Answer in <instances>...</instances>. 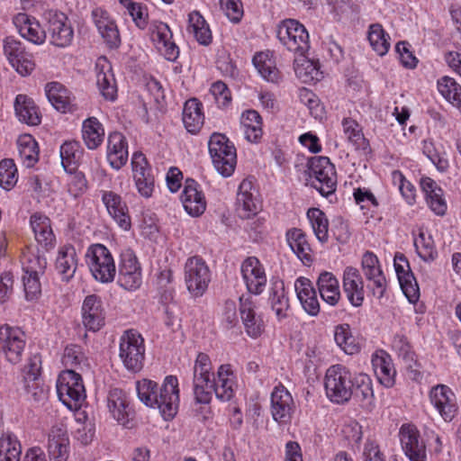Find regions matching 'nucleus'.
<instances>
[{"mask_svg": "<svg viewBox=\"0 0 461 461\" xmlns=\"http://www.w3.org/2000/svg\"><path fill=\"white\" fill-rule=\"evenodd\" d=\"M324 387L327 397L335 403H345L353 394L361 400H370L374 396L369 375L364 373L352 375L348 367L339 364L327 369Z\"/></svg>", "mask_w": 461, "mask_h": 461, "instance_id": "f257e3e1", "label": "nucleus"}, {"mask_svg": "<svg viewBox=\"0 0 461 461\" xmlns=\"http://www.w3.org/2000/svg\"><path fill=\"white\" fill-rule=\"evenodd\" d=\"M136 391L140 401L148 407L158 409L165 420H170L176 414L179 406L176 376H166L159 388L152 380H140L136 383Z\"/></svg>", "mask_w": 461, "mask_h": 461, "instance_id": "f03ea898", "label": "nucleus"}, {"mask_svg": "<svg viewBox=\"0 0 461 461\" xmlns=\"http://www.w3.org/2000/svg\"><path fill=\"white\" fill-rule=\"evenodd\" d=\"M86 263L93 277L102 283L109 284L116 276V266L111 251L100 243L92 244L86 251Z\"/></svg>", "mask_w": 461, "mask_h": 461, "instance_id": "7ed1b4c3", "label": "nucleus"}, {"mask_svg": "<svg viewBox=\"0 0 461 461\" xmlns=\"http://www.w3.org/2000/svg\"><path fill=\"white\" fill-rule=\"evenodd\" d=\"M56 387L59 399L69 410L78 409L86 400L82 377L75 370L62 371L58 377Z\"/></svg>", "mask_w": 461, "mask_h": 461, "instance_id": "20e7f679", "label": "nucleus"}, {"mask_svg": "<svg viewBox=\"0 0 461 461\" xmlns=\"http://www.w3.org/2000/svg\"><path fill=\"white\" fill-rule=\"evenodd\" d=\"M209 152L215 169L224 177L234 172L237 156L233 144L221 133H213L208 142Z\"/></svg>", "mask_w": 461, "mask_h": 461, "instance_id": "39448f33", "label": "nucleus"}, {"mask_svg": "<svg viewBox=\"0 0 461 461\" xmlns=\"http://www.w3.org/2000/svg\"><path fill=\"white\" fill-rule=\"evenodd\" d=\"M184 278L187 291L194 298L203 296L212 280L209 266L201 257L188 258L184 266Z\"/></svg>", "mask_w": 461, "mask_h": 461, "instance_id": "423d86ee", "label": "nucleus"}, {"mask_svg": "<svg viewBox=\"0 0 461 461\" xmlns=\"http://www.w3.org/2000/svg\"><path fill=\"white\" fill-rule=\"evenodd\" d=\"M119 357L124 367L133 373L139 372L145 357L144 339L136 330L125 331L120 338Z\"/></svg>", "mask_w": 461, "mask_h": 461, "instance_id": "0eeeda50", "label": "nucleus"}, {"mask_svg": "<svg viewBox=\"0 0 461 461\" xmlns=\"http://www.w3.org/2000/svg\"><path fill=\"white\" fill-rule=\"evenodd\" d=\"M212 365L210 357L199 353L193 366V393L196 402L208 404L212 400Z\"/></svg>", "mask_w": 461, "mask_h": 461, "instance_id": "6e6552de", "label": "nucleus"}, {"mask_svg": "<svg viewBox=\"0 0 461 461\" xmlns=\"http://www.w3.org/2000/svg\"><path fill=\"white\" fill-rule=\"evenodd\" d=\"M279 41L291 52L303 56L310 48L309 33L298 21L287 19L277 27Z\"/></svg>", "mask_w": 461, "mask_h": 461, "instance_id": "1a4fd4ad", "label": "nucleus"}, {"mask_svg": "<svg viewBox=\"0 0 461 461\" xmlns=\"http://www.w3.org/2000/svg\"><path fill=\"white\" fill-rule=\"evenodd\" d=\"M310 175L314 178L312 185L325 197L332 194L337 186V174L327 157H315L310 160Z\"/></svg>", "mask_w": 461, "mask_h": 461, "instance_id": "9d476101", "label": "nucleus"}, {"mask_svg": "<svg viewBox=\"0 0 461 461\" xmlns=\"http://www.w3.org/2000/svg\"><path fill=\"white\" fill-rule=\"evenodd\" d=\"M47 32L50 44L58 48H67L74 40V29L68 16L59 11L50 10L45 14Z\"/></svg>", "mask_w": 461, "mask_h": 461, "instance_id": "9b49d317", "label": "nucleus"}, {"mask_svg": "<svg viewBox=\"0 0 461 461\" xmlns=\"http://www.w3.org/2000/svg\"><path fill=\"white\" fill-rule=\"evenodd\" d=\"M118 283L129 291L138 289L142 283L140 264L133 250L128 248L120 255Z\"/></svg>", "mask_w": 461, "mask_h": 461, "instance_id": "f8f14e48", "label": "nucleus"}, {"mask_svg": "<svg viewBox=\"0 0 461 461\" xmlns=\"http://www.w3.org/2000/svg\"><path fill=\"white\" fill-rule=\"evenodd\" d=\"M26 345L24 332L17 327L7 324L0 326V352L7 361L13 364L18 363Z\"/></svg>", "mask_w": 461, "mask_h": 461, "instance_id": "ddd939ff", "label": "nucleus"}, {"mask_svg": "<svg viewBox=\"0 0 461 461\" xmlns=\"http://www.w3.org/2000/svg\"><path fill=\"white\" fill-rule=\"evenodd\" d=\"M361 267L368 290L375 297L382 298L387 288V281L378 258L373 252L366 251L362 257Z\"/></svg>", "mask_w": 461, "mask_h": 461, "instance_id": "4468645a", "label": "nucleus"}, {"mask_svg": "<svg viewBox=\"0 0 461 461\" xmlns=\"http://www.w3.org/2000/svg\"><path fill=\"white\" fill-rule=\"evenodd\" d=\"M3 50L9 64L21 76L30 75L35 67L32 57L25 51L23 44L13 36L6 37L3 42Z\"/></svg>", "mask_w": 461, "mask_h": 461, "instance_id": "2eb2a0df", "label": "nucleus"}, {"mask_svg": "<svg viewBox=\"0 0 461 461\" xmlns=\"http://www.w3.org/2000/svg\"><path fill=\"white\" fill-rule=\"evenodd\" d=\"M242 279L249 294L258 295L267 285V274L263 264L256 257L247 258L240 267Z\"/></svg>", "mask_w": 461, "mask_h": 461, "instance_id": "dca6fc26", "label": "nucleus"}, {"mask_svg": "<svg viewBox=\"0 0 461 461\" xmlns=\"http://www.w3.org/2000/svg\"><path fill=\"white\" fill-rule=\"evenodd\" d=\"M131 168L138 193L145 198L151 197L155 188V180L148 160L141 152L132 154Z\"/></svg>", "mask_w": 461, "mask_h": 461, "instance_id": "f3484780", "label": "nucleus"}, {"mask_svg": "<svg viewBox=\"0 0 461 461\" xmlns=\"http://www.w3.org/2000/svg\"><path fill=\"white\" fill-rule=\"evenodd\" d=\"M399 437L402 448L411 461H427L425 442L414 425H402Z\"/></svg>", "mask_w": 461, "mask_h": 461, "instance_id": "a211bd4d", "label": "nucleus"}, {"mask_svg": "<svg viewBox=\"0 0 461 461\" xmlns=\"http://www.w3.org/2000/svg\"><path fill=\"white\" fill-rule=\"evenodd\" d=\"M149 32L151 41L167 60L174 61L178 58L179 49L172 41L173 33L166 23L152 21Z\"/></svg>", "mask_w": 461, "mask_h": 461, "instance_id": "6ab92c4d", "label": "nucleus"}, {"mask_svg": "<svg viewBox=\"0 0 461 461\" xmlns=\"http://www.w3.org/2000/svg\"><path fill=\"white\" fill-rule=\"evenodd\" d=\"M238 212L241 218L250 219L262 208L258 191L252 180L244 179L239 186L237 194Z\"/></svg>", "mask_w": 461, "mask_h": 461, "instance_id": "aec40b11", "label": "nucleus"}, {"mask_svg": "<svg viewBox=\"0 0 461 461\" xmlns=\"http://www.w3.org/2000/svg\"><path fill=\"white\" fill-rule=\"evenodd\" d=\"M295 403L290 392L283 385H276L271 393V414L279 424L290 422Z\"/></svg>", "mask_w": 461, "mask_h": 461, "instance_id": "412c9836", "label": "nucleus"}, {"mask_svg": "<svg viewBox=\"0 0 461 461\" xmlns=\"http://www.w3.org/2000/svg\"><path fill=\"white\" fill-rule=\"evenodd\" d=\"M107 408L111 416L121 425L129 427L134 419V411L127 393L119 388H113L107 395Z\"/></svg>", "mask_w": 461, "mask_h": 461, "instance_id": "4be33fe9", "label": "nucleus"}, {"mask_svg": "<svg viewBox=\"0 0 461 461\" xmlns=\"http://www.w3.org/2000/svg\"><path fill=\"white\" fill-rule=\"evenodd\" d=\"M393 267L403 294L410 303H416L420 297V289L408 259L403 254L397 252L393 258Z\"/></svg>", "mask_w": 461, "mask_h": 461, "instance_id": "5701e85b", "label": "nucleus"}, {"mask_svg": "<svg viewBox=\"0 0 461 461\" xmlns=\"http://www.w3.org/2000/svg\"><path fill=\"white\" fill-rule=\"evenodd\" d=\"M240 303V314L246 333L252 339L260 337L265 330V322L262 315L257 312L256 302L249 295H242Z\"/></svg>", "mask_w": 461, "mask_h": 461, "instance_id": "b1692460", "label": "nucleus"}, {"mask_svg": "<svg viewBox=\"0 0 461 461\" xmlns=\"http://www.w3.org/2000/svg\"><path fill=\"white\" fill-rule=\"evenodd\" d=\"M82 323L90 331H98L105 322L104 303L96 294L87 295L81 307Z\"/></svg>", "mask_w": 461, "mask_h": 461, "instance_id": "393cba45", "label": "nucleus"}, {"mask_svg": "<svg viewBox=\"0 0 461 461\" xmlns=\"http://www.w3.org/2000/svg\"><path fill=\"white\" fill-rule=\"evenodd\" d=\"M431 404L446 421L454 419L457 412L456 398L454 392L445 384H438L429 392Z\"/></svg>", "mask_w": 461, "mask_h": 461, "instance_id": "a878e982", "label": "nucleus"}, {"mask_svg": "<svg viewBox=\"0 0 461 461\" xmlns=\"http://www.w3.org/2000/svg\"><path fill=\"white\" fill-rule=\"evenodd\" d=\"M342 289L353 307H360L365 300L364 281L357 268L346 267L342 274Z\"/></svg>", "mask_w": 461, "mask_h": 461, "instance_id": "bb28decb", "label": "nucleus"}, {"mask_svg": "<svg viewBox=\"0 0 461 461\" xmlns=\"http://www.w3.org/2000/svg\"><path fill=\"white\" fill-rule=\"evenodd\" d=\"M212 385V393H214L219 400L230 401L234 396L237 387V378L232 366L229 364L221 365Z\"/></svg>", "mask_w": 461, "mask_h": 461, "instance_id": "cd10ccee", "label": "nucleus"}, {"mask_svg": "<svg viewBox=\"0 0 461 461\" xmlns=\"http://www.w3.org/2000/svg\"><path fill=\"white\" fill-rule=\"evenodd\" d=\"M102 202L117 225L123 230H130L131 222L129 209L121 195L113 191H103Z\"/></svg>", "mask_w": 461, "mask_h": 461, "instance_id": "c85d7f7f", "label": "nucleus"}, {"mask_svg": "<svg viewBox=\"0 0 461 461\" xmlns=\"http://www.w3.org/2000/svg\"><path fill=\"white\" fill-rule=\"evenodd\" d=\"M93 22L102 38L110 48H117L121 39L117 25L108 12L101 7L92 11Z\"/></svg>", "mask_w": 461, "mask_h": 461, "instance_id": "c756f323", "label": "nucleus"}, {"mask_svg": "<svg viewBox=\"0 0 461 461\" xmlns=\"http://www.w3.org/2000/svg\"><path fill=\"white\" fill-rule=\"evenodd\" d=\"M96 84L101 95L108 101H114L117 86L112 65L105 57H100L95 63Z\"/></svg>", "mask_w": 461, "mask_h": 461, "instance_id": "7c9ffc66", "label": "nucleus"}, {"mask_svg": "<svg viewBox=\"0 0 461 461\" xmlns=\"http://www.w3.org/2000/svg\"><path fill=\"white\" fill-rule=\"evenodd\" d=\"M199 185L194 179H187L181 194V202L185 212L194 217L203 214L206 209V201Z\"/></svg>", "mask_w": 461, "mask_h": 461, "instance_id": "2f4dec72", "label": "nucleus"}, {"mask_svg": "<svg viewBox=\"0 0 461 461\" xmlns=\"http://www.w3.org/2000/svg\"><path fill=\"white\" fill-rule=\"evenodd\" d=\"M50 461H68L69 456V438L63 426H53L48 438Z\"/></svg>", "mask_w": 461, "mask_h": 461, "instance_id": "473e14b6", "label": "nucleus"}, {"mask_svg": "<svg viewBox=\"0 0 461 461\" xmlns=\"http://www.w3.org/2000/svg\"><path fill=\"white\" fill-rule=\"evenodd\" d=\"M371 362L380 384L392 387L395 383L396 370L391 356L384 350H377L372 355Z\"/></svg>", "mask_w": 461, "mask_h": 461, "instance_id": "72a5a7b5", "label": "nucleus"}, {"mask_svg": "<svg viewBox=\"0 0 461 461\" xmlns=\"http://www.w3.org/2000/svg\"><path fill=\"white\" fill-rule=\"evenodd\" d=\"M294 290L304 312L310 316H317L321 306L312 282L308 278L301 276L294 282Z\"/></svg>", "mask_w": 461, "mask_h": 461, "instance_id": "f704fd0d", "label": "nucleus"}, {"mask_svg": "<svg viewBox=\"0 0 461 461\" xmlns=\"http://www.w3.org/2000/svg\"><path fill=\"white\" fill-rule=\"evenodd\" d=\"M14 23L20 35L30 42L36 45H41L45 42L46 32L34 17L21 13L14 16Z\"/></svg>", "mask_w": 461, "mask_h": 461, "instance_id": "c9c22d12", "label": "nucleus"}, {"mask_svg": "<svg viewBox=\"0 0 461 461\" xmlns=\"http://www.w3.org/2000/svg\"><path fill=\"white\" fill-rule=\"evenodd\" d=\"M420 188L429 208L438 216H443L447 209L442 188L430 177L420 179Z\"/></svg>", "mask_w": 461, "mask_h": 461, "instance_id": "e433bc0d", "label": "nucleus"}, {"mask_svg": "<svg viewBox=\"0 0 461 461\" xmlns=\"http://www.w3.org/2000/svg\"><path fill=\"white\" fill-rule=\"evenodd\" d=\"M128 143L125 137L120 132H112L107 141V160L110 166L116 170L121 169L128 160Z\"/></svg>", "mask_w": 461, "mask_h": 461, "instance_id": "4c0bfd02", "label": "nucleus"}, {"mask_svg": "<svg viewBox=\"0 0 461 461\" xmlns=\"http://www.w3.org/2000/svg\"><path fill=\"white\" fill-rule=\"evenodd\" d=\"M182 121L185 130L191 134H197L203 123V104L196 98L188 99L183 108Z\"/></svg>", "mask_w": 461, "mask_h": 461, "instance_id": "58836bf2", "label": "nucleus"}, {"mask_svg": "<svg viewBox=\"0 0 461 461\" xmlns=\"http://www.w3.org/2000/svg\"><path fill=\"white\" fill-rule=\"evenodd\" d=\"M14 105L15 114L21 122L31 126L41 123V115L32 98L26 95H17Z\"/></svg>", "mask_w": 461, "mask_h": 461, "instance_id": "ea45409f", "label": "nucleus"}, {"mask_svg": "<svg viewBox=\"0 0 461 461\" xmlns=\"http://www.w3.org/2000/svg\"><path fill=\"white\" fill-rule=\"evenodd\" d=\"M317 286L322 301L330 306H336L341 299L338 278L328 271L321 272L317 280Z\"/></svg>", "mask_w": 461, "mask_h": 461, "instance_id": "a19ab883", "label": "nucleus"}, {"mask_svg": "<svg viewBox=\"0 0 461 461\" xmlns=\"http://www.w3.org/2000/svg\"><path fill=\"white\" fill-rule=\"evenodd\" d=\"M30 224L36 241L46 249H51L55 243V236L50 220L41 213H34L31 216Z\"/></svg>", "mask_w": 461, "mask_h": 461, "instance_id": "79ce46f5", "label": "nucleus"}, {"mask_svg": "<svg viewBox=\"0 0 461 461\" xmlns=\"http://www.w3.org/2000/svg\"><path fill=\"white\" fill-rule=\"evenodd\" d=\"M55 267L61 279L66 282L74 276L77 267V258L73 246H63L59 249Z\"/></svg>", "mask_w": 461, "mask_h": 461, "instance_id": "37998d69", "label": "nucleus"}, {"mask_svg": "<svg viewBox=\"0 0 461 461\" xmlns=\"http://www.w3.org/2000/svg\"><path fill=\"white\" fill-rule=\"evenodd\" d=\"M286 240L291 249L304 265H310L312 262V249L302 230L294 228L288 230Z\"/></svg>", "mask_w": 461, "mask_h": 461, "instance_id": "c03bdc74", "label": "nucleus"}, {"mask_svg": "<svg viewBox=\"0 0 461 461\" xmlns=\"http://www.w3.org/2000/svg\"><path fill=\"white\" fill-rule=\"evenodd\" d=\"M104 128L95 117H89L82 122V139L88 149H98L104 139Z\"/></svg>", "mask_w": 461, "mask_h": 461, "instance_id": "a18cd8bd", "label": "nucleus"}, {"mask_svg": "<svg viewBox=\"0 0 461 461\" xmlns=\"http://www.w3.org/2000/svg\"><path fill=\"white\" fill-rule=\"evenodd\" d=\"M187 30L200 45L209 46L212 41V33L209 23L198 11L188 14Z\"/></svg>", "mask_w": 461, "mask_h": 461, "instance_id": "49530a36", "label": "nucleus"}, {"mask_svg": "<svg viewBox=\"0 0 461 461\" xmlns=\"http://www.w3.org/2000/svg\"><path fill=\"white\" fill-rule=\"evenodd\" d=\"M253 64L264 80L270 83H278L280 81L281 74L269 51L256 54L253 58Z\"/></svg>", "mask_w": 461, "mask_h": 461, "instance_id": "de8ad7c7", "label": "nucleus"}, {"mask_svg": "<svg viewBox=\"0 0 461 461\" xmlns=\"http://www.w3.org/2000/svg\"><path fill=\"white\" fill-rule=\"evenodd\" d=\"M269 303L278 321H283L287 318L289 300L283 282L276 281L272 284L269 290Z\"/></svg>", "mask_w": 461, "mask_h": 461, "instance_id": "09e8293b", "label": "nucleus"}, {"mask_svg": "<svg viewBox=\"0 0 461 461\" xmlns=\"http://www.w3.org/2000/svg\"><path fill=\"white\" fill-rule=\"evenodd\" d=\"M45 93L48 100L56 110L67 113L70 109L72 98L68 90L60 83H48L45 86Z\"/></svg>", "mask_w": 461, "mask_h": 461, "instance_id": "8fccbe9b", "label": "nucleus"}, {"mask_svg": "<svg viewBox=\"0 0 461 461\" xmlns=\"http://www.w3.org/2000/svg\"><path fill=\"white\" fill-rule=\"evenodd\" d=\"M422 152L439 172L447 171L449 168L448 156L442 144L436 143L431 140H424Z\"/></svg>", "mask_w": 461, "mask_h": 461, "instance_id": "3c124183", "label": "nucleus"}, {"mask_svg": "<svg viewBox=\"0 0 461 461\" xmlns=\"http://www.w3.org/2000/svg\"><path fill=\"white\" fill-rule=\"evenodd\" d=\"M240 126L245 139L249 142H257L262 136V119L255 110H247L241 113Z\"/></svg>", "mask_w": 461, "mask_h": 461, "instance_id": "603ef678", "label": "nucleus"}, {"mask_svg": "<svg viewBox=\"0 0 461 461\" xmlns=\"http://www.w3.org/2000/svg\"><path fill=\"white\" fill-rule=\"evenodd\" d=\"M59 154L62 167L68 173L72 174L78 167L83 149L78 141L68 140L60 146Z\"/></svg>", "mask_w": 461, "mask_h": 461, "instance_id": "864d4df0", "label": "nucleus"}, {"mask_svg": "<svg viewBox=\"0 0 461 461\" xmlns=\"http://www.w3.org/2000/svg\"><path fill=\"white\" fill-rule=\"evenodd\" d=\"M334 339L336 344L348 355H354L360 351V344L347 323L335 327Z\"/></svg>", "mask_w": 461, "mask_h": 461, "instance_id": "5fc2aeb1", "label": "nucleus"}, {"mask_svg": "<svg viewBox=\"0 0 461 461\" xmlns=\"http://www.w3.org/2000/svg\"><path fill=\"white\" fill-rule=\"evenodd\" d=\"M17 148L20 158L27 167H33L39 160V146L32 135L25 134L19 137Z\"/></svg>", "mask_w": 461, "mask_h": 461, "instance_id": "6e6d98bb", "label": "nucleus"}, {"mask_svg": "<svg viewBox=\"0 0 461 461\" xmlns=\"http://www.w3.org/2000/svg\"><path fill=\"white\" fill-rule=\"evenodd\" d=\"M294 72L296 77L303 83L310 84L322 78V72L320 71L318 65L306 59L304 55L294 60Z\"/></svg>", "mask_w": 461, "mask_h": 461, "instance_id": "4d7b16f0", "label": "nucleus"}, {"mask_svg": "<svg viewBox=\"0 0 461 461\" xmlns=\"http://www.w3.org/2000/svg\"><path fill=\"white\" fill-rule=\"evenodd\" d=\"M22 446L17 437L5 433L0 437V461H20Z\"/></svg>", "mask_w": 461, "mask_h": 461, "instance_id": "13d9d810", "label": "nucleus"}, {"mask_svg": "<svg viewBox=\"0 0 461 461\" xmlns=\"http://www.w3.org/2000/svg\"><path fill=\"white\" fill-rule=\"evenodd\" d=\"M367 39L373 50L380 56L385 55L390 49V36L379 23L368 28Z\"/></svg>", "mask_w": 461, "mask_h": 461, "instance_id": "bf43d9fd", "label": "nucleus"}, {"mask_svg": "<svg viewBox=\"0 0 461 461\" xmlns=\"http://www.w3.org/2000/svg\"><path fill=\"white\" fill-rule=\"evenodd\" d=\"M62 363L68 369L79 370L81 372L89 368L88 359L86 357L79 346L70 345L66 347Z\"/></svg>", "mask_w": 461, "mask_h": 461, "instance_id": "052dcab7", "label": "nucleus"}, {"mask_svg": "<svg viewBox=\"0 0 461 461\" xmlns=\"http://www.w3.org/2000/svg\"><path fill=\"white\" fill-rule=\"evenodd\" d=\"M307 218L318 240L326 242L329 238V221L325 213L319 208H310Z\"/></svg>", "mask_w": 461, "mask_h": 461, "instance_id": "680f3d73", "label": "nucleus"}, {"mask_svg": "<svg viewBox=\"0 0 461 461\" xmlns=\"http://www.w3.org/2000/svg\"><path fill=\"white\" fill-rule=\"evenodd\" d=\"M414 246L419 257L424 261H432L438 256L431 235L423 230L414 239Z\"/></svg>", "mask_w": 461, "mask_h": 461, "instance_id": "e2e57ef3", "label": "nucleus"}, {"mask_svg": "<svg viewBox=\"0 0 461 461\" xmlns=\"http://www.w3.org/2000/svg\"><path fill=\"white\" fill-rule=\"evenodd\" d=\"M392 348L397 353L409 368L417 365L415 354L411 349L407 338L403 334L397 333L392 339Z\"/></svg>", "mask_w": 461, "mask_h": 461, "instance_id": "0e129e2a", "label": "nucleus"}, {"mask_svg": "<svg viewBox=\"0 0 461 461\" xmlns=\"http://www.w3.org/2000/svg\"><path fill=\"white\" fill-rule=\"evenodd\" d=\"M119 3L126 10L139 29L144 30L147 28L149 14L145 5L132 0H119Z\"/></svg>", "mask_w": 461, "mask_h": 461, "instance_id": "69168bd1", "label": "nucleus"}, {"mask_svg": "<svg viewBox=\"0 0 461 461\" xmlns=\"http://www.w3.org/2000/svg\"><path fill=\"white\" fill-rule=\"evenodd\" d=\"M23 389L29 400L44 403L48 399L49 387L42 379L23 380Z\"/></svg>", "mask_w": 461, "mask_h": 461, "instance_id": "338daca9", "label": "nucleus"}, {"mask_svg": "<svg viewBox=\"0 0 461 461\" xmlns=\"http://www.w3.org/2000/svg\"><path fill=\"white\" fill-rule=\"evenodd\" d=\"M22 263L24 275L41 276L47 267L46 258L34 252L25 253Z\"/></svg>", "mask_w": 461, "mask_h": 461, "instance_id": "774afa93", "label": "nucleus"}]
</instances>
